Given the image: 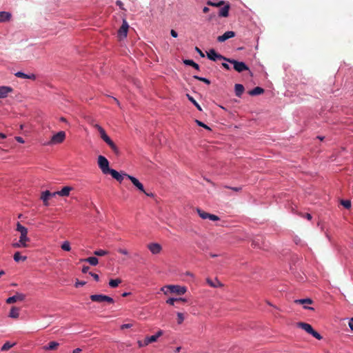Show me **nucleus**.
Returning a JSON list of instances; mask_svg holds the SVG:
<instances>
[{"mask_svg":"<svg viewBox=\"0 0 353 353\" xmlns=\"http://www.w3.org/2000/svg\"><path fill=\"white\" fill-rule=\"evenodd\" d=\"M297 327L303 329L308 334H311L312 336L316 338L318 340H321L323 339L322 336L317 332L316 330L313 329L311 325L304 322H299L297 323Z\"/></svg>","mask_w":353,"mask_h":353,"instance_id":"obj_1","label":"nucleus"},{"mask_svg":"<svg viewBox=\"0 0 353 353\" xmlns=\"http://www.w3.org/2000/svg\"><path fill=\"white\" fill-rule=\"evenodd\" d=\"M16 230L20 232L19 240L21 243L28 244L30 241V238L28 236V229L23 226L19 222L17 223Z\"/></svg>","mask_w":353,"mask_h":353,"instance_id":"obj_2","label":"nucleus"},{"mask_svg":"<svg viewBox=\"0 0 353 353\" xmlns=\"http://www.w3.org/2000/svg\"><path fill=\"white\" fill-rule=\"evenodd\" d=\"M98 165L99 168L101 169V172L104 174H108L110 170H112L109 167V161L108 160L103 156L99 155L98 157Z\"/></svg>","mask_w":353,"mask_h":353,"instance_id":"obj_3","label":"nucleus"},{"mask_svg":"<svg viewBox=\"0 0 353 353\" xmlns=\"http://www.w3.org/2000/svg\"><path fill=\"white\" fill-rule=\"evenodd\" d=\"M164 288H167L168 290H169L170 293L176 294L177 295L184 294L187 291V288L185 287L175 285H170L165 286L161 288V290H163Z\"/></svg>","mask_w":353,"mask_h":353,"instance_id":"obj_4","label":"nucleus"},{"mask_svg":"<svg viewBox=\"0 0 353 353\" xmlns=\"http://www.w3.org/2000/svg\"><path fill=\"white\" fill-rule=\"evenodd\" d=\"M226 61L233 64L234 69L238 72H242L243 71H245V70L250 71L249 68L247 66V65L244 62L238 61L236 60L231 59H228V58Z\"/></svg>","mask_w":353,"mask_h":353,"instance_id":"obj_5","label":"nucleus"},{"mask_svg":"<svg viewBox=\"0 0 353 353\" xmlns=\"http://www.w3.org/2000/svg\"><path fill=\"white\" fill-rule=\"evenodd\" d=\"M90 298L92 301L97 303L107 302L111 304L114 302L112 298L103 294H93L91 295Z\"/></svg>","mask_w":353,"mask_h":353,"instance_id":"obj_6","label":"nucleus"},{"mask_svg":"<svg viewBox=\"0 0 353 353\" xmlns=\"http://www.w3.org/2000/svg\"><path fill=\"white\" fill-rule=\"evenodd\" d=\"M65 138V132L64 131H60L52 137L50 141L48 143V145L61 143L64 141Z\"/></svg>","mask_w":353,"mask_h":353,"instance_id":"obj_7","label":"nucleus"},{"mask_svg":"<svg viewBox=\"0 0 353 353\" xmlns=\"http://www.w3.org/2000/svg\"><path fill=\"white\" fill-rule=\"evenodd\" d=\"M129 25L125 19H123L122 25L118 30V37L119 39H123L127 37Z\"/></svg>","mask_w":353,"mask_h":353,"instance_id":"obj_8","label":"nucleus"},{"mask_svg":"<svg viewBox=\"0 0 353 353\" xmlns=\"http://www.w3.org/2000/svg\"><path fill=\"white\" fill-rule=\"evenodd\" d=\"M207 57L209 59L214 61L217 60H224L226 61L228 59V58L220 54H218L214 49H211L209 50V52H207Z\"/></svg>","mask_w":353,"mask_h":353,"instance_id":"obj_9","label":"nucleus"},{"mask_svg":"<svg viewBox=\"0 0 353 353\" xmlns=\"http://www.w3.org/2000/svg\"><path fill=\"white\" fill-rule=\"evenodd\" d=\"M26 298V295L22 293L17 292L14 296H10L6 299V303L12 304L17 301H23Z\"/></svg>","mask_w":353,"mask_h":353,"instance_id":"obj_10","label":"nucleus"},{"mask_svg":"<svg viewBox=\"0 0 353 353\" xmlns=\"http://www.w3.org/2000/svg\"><path fill=\"white\" fill-rule=\"evenodd\" d=\"M124 175L129 179L132 184L141 192H145V189L143 185L135 177L129 175L128 174H124Z\"/></svg>","mask_w":353,"mask_h":353,"instance_id":"obj_11","label":"nucleus"},{"mask_svg":"<svg viewBox=\"0 0 353 353\" xmlns=\"http://www.w3.org/2000/svg\"><path fill=\"white\" fill-rule=\"evenodd\" d=\"M294 303L296 304L303 305V308L305 310H314V309L312 307L307 306L306 304H312L313 301L310 298L307 299H296L294 300Z\"/></svg>","mask_w":353,"mask_h":353,"instance_id":"obj_12","label":"nucleus"},{"mask_svg":"<svg viewBox=\"0 0 353 353\" xmlns=\"http://www.w3.org/2000/svg\"><path fill=\"white\" fill-rule=\"evenodd\" d=\"M147 248L153 254H158L162 250L161 245L158 243H151L148 244Z\"/></svg>","mask_w":353,"mask_h":353,"instance_id":"obj_13","label":"nucleus"},{"mask_svg":"<svg viewBox=\"0 0 353 353\" xmlns=\"http://www.w3.org/2000/svg\"><path fill=\"white\" fill-rule=\"evenodd\" d=\"M93 127L99 131L101 138L105 142H107L108 141H109V139H110V138L107 135L105 130L99 124H93Z\"/></svg>","mask_w":353,"mask_h":353,"instance_id":"obj_14","label":"nucleus"},{"mask_svg":"<svg viewBox=\"0 0 353 353\" xmlns=\"http://www.w3.org/2000/svg\"><path fill=\"white\" fill-rule=\"evenodd\" d=\"M235 37V32L234 31H227L223 34L217 37L219 42H224L225 41Z\"/></svg>","mask_w":353,"mask_h":353,"instance_id":"obj_15","label":"nucleus"},{"mask_svg":"<svg viewBox=\"0 0 353 353\" xmlns=\"http://www.w3.org/2000/svg\"><path fill=\"white\" fill-rule=\"evenodd\" d=\"M71 190H72L71 187L65 186L60 191L53 192L52 195H59L61 196H67L69 195Z\"/></svg>","mask_w":353,"mask_h":353,"instance_id":"obj_16","label":"nucleus"},{"mask_svg":"<svg viewBox=\"0 0 353 353\" xmlns=\"http://www.w3.org/2000/svg\"><path fill=\"white\" fill-rule=\"evenodd\" d=\"M108 174H111V176L114 179H116L117 181H119L120 183L123 180V177L125 176L124 175L125 173H121H121H119V172H117V170H115L114 169H112Z\"/></svg>","mask_w":353,"mask_h":353,"instance_id":"obj_17","label":"nucleus"},{"mask_svg":"<svg viewBox=\"0 0 353 353\" xmlns=\"http://www.w3.org/2000/svg\"><path fill=\"white\" fill-rule=\"evenodd\" d=\"M224 6L221 8L219 12V16L221 17H227L229 14V10L230 8V6L228 3L225 2Z\"/></svg>","mask_w":353,"mask_h":353,"instance_id":"obj_18","label":"nucleus"},{"mask_svg":"<svg viewBox=\"0 0 353 353\" xmlns=\"http://www.w3.org/2000/svg\"><path fill=\"white\" fill-rule=\"evenodd\" d=\"M55 195H52V193H51L49 190H46L42 192L41 196V199L43 201V204L46 206H48L49 205L48 203V199L50 196H54Z\"/></svg>","mask_w":353,"mask_h":353,"instance_id":"obj_19","label":"nucleus"},{"mask_svg":"<svg viewBox=\"0 0 353 353\" xmlns=\"http://www.w3.org/2000/svg\"><path fill=\"white\" fill-rule=\"evenodd\" d=\"M12 88L9 86H0V98H6L8 94L12 92Z\"/></svg>","mask_w":353,"mask_h":353,"instance_id":"obj_20","label":"nucleus"},{"mask_svg":"<svg viewBox=\"0 0 353 353\" xmlns=\"http://www.w3.org/2000/svg\"><path fill=\"white\" fill-rule=\"evenodd\" d=\"M12 18V14L9 12H0V23L9 21Z\"/></svg>","mask_w":353,"mask_h":353,"instance_id":"obj_21","label":"nucleus"},{"mask_svg":"<svg viewBox=\"0 0 353 353\" xmlns=\"http://www.w3.org/2000/svg\"><path fill=\"white\" fill-rule=\"evenodd\" d=\"M15 76L22 79H29L32 80L36 79V76L34 74H26L22 72H17V73H15Z\"/></svg>","mask_w":353,"mask_h":353,"instance_id":"obj_22","label":"nucleus"},{"mask_svg":"<svg viewBox=\"0 0 353 353\" xmlns=\"http://www.w3.org/2000/svg\"><path fill=\"white\" fill-rule=\"evenodd\" d=\"M19 316V308L17 307H12L10 311L9 317L12 319H17Z\"/></svg>","mask_w":353,"mask_h":353,"instance_id":"obj_23","label":"nucleus"},{"mask_svg":"<svg viewBox=\"0 0 353 353\" xmlns=\"http://www.w3.org/2000/svg\"><path fill=\"white\" fill-rule=\"evenodd\" d=\"M59 346V343L56 341H50L48 345L43 347L45 350H55Z\"/></svg>","mask_w":353,"mask_h":353,"instance_id":"obj_24","label":"nucleus"},{"mask_svg":"<svg viewBox=\"0 0 353 353\" xmlns=\"http://www.w3.org/2000/svg\"><path fill=\"white\" fill-rule=\"evenodd\" d=\"M235 94L237 97H241L244 92V87L242 84L236 83L234 85Z\"/></svg>","mask_w":353,"mask_h":353,"instance_id":"obj_25","label":"nucleus"},{"mask_svg":"<svg viewBox=\"0 0 353 353\" xmlns=\"http://www.w3.org/2000/svg\"><path fill=\"white\" fill-rule=\"evenodd\" d=\"M81 261H85L89 263L91 265H97L99 263V260L97 257L91 256L81 260Z\"/></svg>","mask_w":353,"mask_h":353,"instance_id":"obj_26","label":"nucleus"},{"mask_svg":"<svg viewBox=\"0 0 353 353\" xmlns=\"http://www.w3.org/2000/svg\"><path fill=\"white\" fill-rule=\"evenodd\" d=\"M264 92V90L261 87H256L252 90L249 92V94L251 96L259 95L263 94Z\"/></svg>","mask_w":353,"mask_h":353,"instance_id":"obj_27","label":"nucleus"},{"mask_svg":"<svg viewBox=\"0 0 353 353\" xmlns=\"http://www.w3.org/2000/svg\"><path fill=\"white\" fill-rule=\"evenodd\" d=\"M183 63L187 65L192 66L197 70H199V65L195 63L193 60L191 59H185L183 60Z\"/></svg>","mask_w":353,"mask_h":353,"instance_id":"obj_28","label":"nucleus"},{"mask_svg":"<svg viewBox=\"0 0 353 353\" xmlns=\"http://www.w3.org/2000/svg\"><path fill=\"white\" fill-rule=\"evenodd\" d=\"M207 5L211 6H214V7H221L223 5H225V1H216L215 0H213V1L210 0L207 2Z\"/></svg>","mask_w":353,"mask_h":353,"instance_id":"obj_29","label":"nucleus"},{"mask_svg":"<svg viewBox=\"0 0 353 353\" xmlns=\"http://www.w3.org/2000/svg\"><path fill=\"white\" fill-rule=\"evenodd\" d=\"M13 259L16 262H19L20 261H25L27 259V256H21L19 252H16L13 256Z\"/></svg>","mask_w":353,"mask_h":353,"instance_id":"obj_30","label":"nucleus"},{"mask_svg":"<svg viewBox=\"0 0 353 353\" xmlns=\"http://www.w3.org/2000/svg\"><path fill=\"white\" fill-rule=\"evenodd\" d=\"M121 283V279H110L109 281V285L111 288H116L117 287L120 283Z\"/></svg>","mask_w":353,"mask_h":353,"instance_id":"obj_31","label":"nucleus"},{"mask_svg":"<svg viewBox=\"0 0 353 353\" xmlns=\"http://www.w3.org/2000/svg\"><path fill=\"white\" fill-rule=\"evenodd\" d=\"M199 216L203 219H208V216L210 215V213L206 212L199 208L196 210Z\"/></svg>","mask_w":353,"mask_h":353,"instance_id":"obj_32","label":"nucleus"},{"mask_svg":"<svg viewBox=\"0 0 353 353\" xmlns=\"http://www.w3.org/2000/svg\"><path fill=\"white\" fill-rule=\"evenodd\" d=\"M110 147V148L116 153L117 154L119 152V149L117 147V145L114 144V143L111 140V139H109V141H108L107 142H105Z\"/></svg>","mask_w":353,"mask_h":353,"instance_id":"obj_33","label":"nucleus"},{"mask_svg":"<svg viewBox=\"0 0 353 353\" xmlns=\"http://www.w3.org/2000/svg\"><path fill=\"white\" fill-rule=\"evenodd\" d=\"M12 246L14 248H28V244H26L24 243H21V241L19 240L18 242L13 243L12 244Z\"/></svg>","mask_w":353,"mask_h":353,"instance_id":"obj_34","label":"nucleus"},{"mask_svg":"<svg viewBox=\"0 0 353 353\" xmlns=\"http://www.w3.org/2000/svg\"><path fill=\"white\" fill-rule=\"evenodd\" d=\"M186 96H187L188 99L196 106V108L199 110H200V111L202 110L200 105L194 100V99L192 96H190L189 94H187Z\"/></svg>","mask_w":353,"mask_h":353,"instance_id":"obj_35","label":"nucleus"},{"mask_svg":"<svg viewBox=\"0 0 353 353\" xmlns=\"http://www.w3.org/2000/svg\"><path fill=\"white\" fill-rule=\"evenodd\" d=\"M14 345V343H11L9 341H7L3 344V345L1 347V351H8L11 347H12Z\"/></svg>","mask_w":353,"mask_h":353,"instance_id":"obj_36","label":"nucleus"},{"mask_svg":"<svg viewBox=\"0 0 353 353\" xmlns=\"http://www.w3.org/2000/svg\"><path fill=\"white\" fill-rule=\"evenodd\" d=\"M61 249L63 250L64 251H70L71 250V247H70V242L68 241H65L63 243V244L61 245Z\"/></svg>","mask_w":353,"mask_h":353,"instance_id":"obj_37","label":"nucleus"},{"mask_svg":"<svg viewBox=\"0 0 353 353\" xmlns=\"http://www.w3.org/2000/svg\"><path fill=\"white\" fill-rule=\"evenodd\" d=\"M193 77H194V79H197L200 81H202L206 84H208V85L210 84V81L206 78L201 77H199L196 75H194Z\"/></svg>","mask_w":353,"mask_h":353,"instance_id":"obj_38","label":"nucleus"},{"mask_svg":"<svg viewBox=\"0 0 353 353\" xmlns=\"http://www.w3.org/2000/svg\"><path fill=\"white\" fill-rule=\"evenodd\" d=\"M107 254H108V252L105 250H95L94 252V255L99 256L106 255Z\"/></svg>","mask_w":353,"mask_h":353,"instance_id":"obj_39","label":"nucleus"},{"mask_svg":"<svg viewBox=\"0 0 353 353\" xmlns=\"http://www.w3.org/2000/svg\"><path fill=\"white\" fill-rule=\"evenodd\" d=\"M341 203L346 209H349L351 207V202L350 200H342Z\"/></svg>","mask_w":353,"mask_h":353,"instance_id":"obj_40","label":"nucleus"},{"mask_svg":"<svg viewBox=\"0 0 353 353\" xmlns=\"http://www.w3.org/2000/svg\"><path fill=\"white\" fill-rule=\"evenodd\" d=\"M184 321L183 314L181 312L177 313V323L178 324H181Z\"/></svg>","mask_w":353,"mask_h":353,"instance_id":"obj_41","label":"nucleus"},{"mask_svg":"<svg viewBox=\"0 0 353 353\" xmlns=\"http://www.w3.org/2000/svg\"><path fill=\"white\" fill-rule=\"evenodd\" d=\"M196 123H197L198 125L201 126V127H203L208 130H211L210 128L208 127V125H206L205 123H203V122L199 121V120H196Z\"/></svg>","mask_w":353,"mask_h":353,"instance_id":"obj_42","label":"nucleus"},{"mask_svg":"<svg viewBox=\"0 0 353 353\" xmlns=\"http://www.w3.org/2000/svg\"><path fill=\"white\" fill-rule=\"evenodd\" d=\"M175 302H177L176 298H170L166 301V303L170 305H174Z\"/></svg>","mask_w":353,"mask_h":353,"instance_id":"obj_43","label":"nucleus"},{"mask_svg":"<svg viewBox=\"0 0 353 353\" xmlns=\"http://www.w3.org/2000/svg\"><path fill=\"white\" fill-rule=\"evenodd\" d=\"M208 219L214 221L219 220V217L218 216L212 214H210V215L208 216Z\"/></svg>","mask_w":353,"mask_h":353,"instance_id":"obj_44","label":"nucleus"},{"mask_svg":"<svg viewBox=\"0 0 353 353\" xmlns=\"http://www.w3.org/2000/svg\"><path fill=\"white\" fill-rule=\"evenodd\" d=\"M85 283H86L85 281H79V280H77V281L75 283L74 285L76 288H79V286L85 285Z\"/></svg>","mask_w":353,"mask_h":353,"instance_id":"obj_45","label":"nucleus"},{"mask_svg":"<svg viewBox=\"0 0 353 353\" xmlns=\"http://www.w3.org/2000/svg\"><path fill=\"white\" fill-rule=\"evenodd\" d=\"M117 251L120 254H124V255H128V252L125 249L119 248V249L117 250Z\"/></svg>","mask_w":353,"mask_h":353,"instance_id":"obj_46","label":"nucleus"},{"mask_svg":"<svg viewBox=\"0 0 353 353\" xmlns=\"http://www.w3.org/2000/svg\"><path fill=\"white\" fill-rule=\"evenodd\" d=\"M89 274H90V275H91L93 277V279L95 281H98L99 280V275L97 274H95V273H93V272H89Z\"/></svg>","mask_w":353,"mask_h":353,"instance_id":"obj_47","label":"nucleus"},{"mask_svg":"<svg viewBox=\"0 0 353 353\" xmlns=\"http://www.w3.org/2000/svg\"><path fill=\"white\" fill-rule=\"evenodd\" d=\"M157 338L156 337L155 335L148 336V341H150V343L155 342V341H157Z\"/></svg>","mask_w":353,"mask_h":353,"instance_id":"obj_48","label":"nucleus"},{"mask_svg":"<svg viewBox=\"0 0 353 353\" xmlns=\"http://www.w3.org/2000/svg\"><path fill=\"white\" fill-rule=\"evenodd\" d=\"M195 50L199 53V54L201 57H205L204 53L198 47H195Z\"/></svg>","mask_w":353,"mask_h":353,"instance_id":"obj_49","label":"nucleus"},{"mask_svg":"<svg viewBox=\"0 0 353 353\" xmlns=\"http://www.w3.org/2000/svg\"><path fill=\"white\" fill-rule=\"evenodd\" d=\"M132 327V324H130V323H127V324H123L121 326V328L122 330H124V329H127V328H130Z\"/></svg>","mask_w":353,"mask_h":353,"instance_id":"obj_50","label":"nucleus"},{"mask_svg":"<svg viewBox=\"0 0 353 353\" xmlns=\"http://www.w3.org/2000/svg\"><path fill=\"white\" fill-rule=\"evenodd\" d=\"M226 188H230V189H232L234 191H236V192H239L241 190V187H235V188H230V187H228V186H225Z\"/></svg>","mask_w":353,"mask_h":353,"instance_id":"obj_51","label":"nucleus"},{"mask_svg":"<svg viewBox=\"0 0 353 353\" xmlns=\"http://www.w3.org/2000/svg\"><path fill=\"white\" fill-rule=\"evenodd\" d=\"M15 139L19 143H24L23 139L22 137H16Z\"/></svg>","mask_w":353,"mask_h":353,"instance_id":"obj_52","label":"nucleus"},{"mask_svg":"<svg viewBox=\"0 0 353 353\" xmlns=\"http://www.w3.org/2000/svg\"><path fill=\"white\" fill-rule=\"evenodd\" d=\"M89 269H90L89 266H83L82 268V272L85 274V273H87L88 272Z\"/></svg>","mask_w":353,"mask_h":353,"instance_id":"obj_53","label":"nucleus"},{"mask_svg":"<svg viewBox=\"0 0 353 353\" xmlns=\"http://www.w3.org/2000/svg\"><path fill=\"white\" fill-rule=\"evenodd\" d=\"M207 282H208V283L210 286H212V287H216V286H217L214 283H213V282H212L210 279H207Z\"/></svg>","mask_w":353,"mask_h":353,"instance_id":"obj_54","label":"nucleus"},{"mask_svg":"<svg viewBox=\"0 0 353 353\" xmlns=\"http://www.w3.org/2000/svg\"><path fill=\"white\" fill-rule=\"evenodd\" d=\"M348 325H349L350 328L352 330H353V317L352 319H350Z\"/></svg>","mask_w":353,"mask_h":353,"instance_id":"obj_55","label":"nucleus"},{"mask_svg":"<svg viewBox=\"0 0 353 353\" xmlns=\"http://www.w3.org/2000/svg\"><path fill=\"white\" fill-rule=\"evenodd\" d=\"M170 34L174 38L177 37V36H178L177 32L175 30H171Z\"/></svg>","mask_w":353,"mask_h":353,"instance_id":"obj_56","label":"nucleus"},{"mask_svg":"<svg viewBox=\"0 0 353 353\" xmlns=\"http://www.w3.org/2000/svg\"><path fill=\"white\" fill-rule=\"evenodd\" d=\"M222 66H223L225 69H226V70H230V65H229L228 63H222Z\"/></svg>","mask_w":353,"mask_h":353,"instance_id":"obj_57","label":"nucleus"},{"mask_svg":"<svg viewBox=\"0 0 353 353\" xmlns=\"http://www.w3.org/2000/svg\"><path fill=\"white\" fill-rule=\"evenodd\" d=\"M117 5H118L121 9L123 10L124 8H123V3L121 1H117Z\"/></svg>","mask_w":353,"mask_h":353,"instance_id":"obj_58","label":"nucleus"},{"mask_svg":"<svg viewBox=\"0 0 353 353\" xmlns=\"http://www.w3.org/2000/svg\"><path fill=\"white\" fill-rule=\"evenodd\" d=\"M163 334V331L162 330H159L156 334H154L156 336V337L158 339L159 337H160L161 336H162Z\"/></svg>","mask_w":353,"mask_h":353,"instance_id":"obj_59","label":"nucleus"},{"mask_svg":"<svg viewBox=\"0 0 353 353\" xmlns=\"http://www.w3.org/2000/svg\"><path fill=\"white\" fill-rule=\"evenodd\" d=\"M146 196H150V197H154V194L152 193V192H146L145 191V192H143Z\"/></svg>","mask_w":353,"mask_h":353,"instance_id":"obj_60","label":"nucleus"},{"mask_svg":"<svg viewBox=\"0 0 353 353\" xmlns=\"http://www.w3.org/2000/svg\"><path fill=\"white\" fill-rule=\"evenodd\" d=\"M149 343H150V341H148V336L145 338V339L143 341V345L145 346L148 345Z\"/></svg>","mask_w":353,"mask_h":353,"instance_id":"obj_61","label":"nucleus"},{"mask_svg":"<svg viewBox=\"0 0 353 353\" xmlns=\"http://www.w3.org/2000/svg\"><path fill=\"white\" fill-rule=\"evenodd\" d=\"M82 350L81 348H76L73 350L72 353H81Z\"/></svg>","mask_w":353,"mask_h":353,"instance_id":"obj_62","label":"nucleus"},{"mask_svg":"<svg viewBox=\"0 0 353 353\" xmlns=\"http://www.w3.org/2000/svg\"><path fill=\"white\" fill-rule=\"evenodd\" d=\"M305 217L307 219H308V220H311L312 219V215L310 214H309V213L305 214Z\"/></svg>","mask_w":353,"mask_h":353,"instance_id":"obj_63","label":"nucleus"},{"mask_svg":"<svg viewBox=\"0 0 353 353\" xmlns=\"http://www.w3.org/2000/svg\"><path fill=\"white\" fill-rule=\"evenodd\" d=\"M209 11H210V9H209V8H208V7H204V8H203V12L204 13H208Z\"/></svg>","mask_w":353,"mask_h":353,"instance_id":"obj_64","label":"nucleus"}]
</instances>
